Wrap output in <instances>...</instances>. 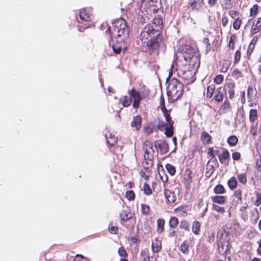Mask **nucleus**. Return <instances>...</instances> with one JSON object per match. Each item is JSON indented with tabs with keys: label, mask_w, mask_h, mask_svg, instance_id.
<instances>
[{
	"label": "nucleus",
	"mask_w": 261,
	"mask_h": 261,
	"mask_svg": "<svg viewBox=\"0 0 261 261\" xmlns=\"http://www.w3.org/2000/svg\"><path fill=\"white\" fill-rule=\"evenodd\" d=\"M106 32L110 34L111 40L113 38H118L121 41L124 42L129 36V30L126 21L121 18L116 19L113 22L112 32L110 26L108 27Z\"/></svg>",
	"instance_id": "nucleus-1"
},
{
	"label": "nucleus",
	"mask_w": 261,
	"mask_h": 261,
	"mask_svg": "<svg viewBox=\"0 0 261 261\" xmlns=\"http://www.w3.org/2000/svg\"><path fill=\"white\" fill-rule=\"evenodd\" d=\"M185 61L193 67H198L200 64V57L198 50L189 44H182L178 48Z\"/></svg>",
	"instance_id": "nucleus-2"
},
{
	"label": "nucleus",
	"mask_w": 261,
	"mask_h": 261,
	"mask_svg": "<svg viewBox=\"0 0 261 261\" xmlns=\"http://www.w3.org/2000/svg\"><path fill=\"white\" fill-rule=\"evenodd\" d=\"M184 86L183 84L176 79H172L169 83L167 89L168 99L171 102H174L180 98L183 95Z\"/></svg>",
	"instance_id": "nucleus-3"
},
{
	"label": "nucleus",
	"mask_w": 261,
	"mask_h": 261,
	"mask_svg": "<svg viewBox=\"0 0 261 261\" xmlns=\"http://www.w3.org/2000/svg\"><path fill=\"white\" fill-rule=\"evenodd\" d=\"M143 149L144 151V154L142 166L147 170L152 168L153 165L154 151L152 142L149 140L145 141L143 144Z\"/></svg>",
	"instance_id": "nucleus-4"
},
{
	"label": "nucleus",
	"mask_w": 261,
	"mask_h": 261,
	"mask_svg": "<svg viewBox=\"0 0 261 261\" xmlns=\"http://www.w3.org/2000/svg\"><path fill=\"white\" fill-rule=\"evenodd\" d=\"M181 61L176 58V65L177 67L178 74L184 80L186 84H189L193 83L195 80L194 72L193 70L186 69V67H183L181 64Z\"/></svg>",
	"instance_id": "nucleus-5"
},
{
	"label": "nucleus",
	"mask_w": 261,
	"mask_h": 261,
	"mask_svg": "<svg viewBox=\"0 0 261 261\" xmlns=\"http://www.w3.org/2000/svg\"><path fill=\"white\" fill-rule=\"evenodd\" d=\"M144 87L145 88V86H144ZM127 93L129 98H131V101H133L132 105L133 108L137 109L140 107V102L142 98H145L149 95L150 90L147 88H144L141 96L140 93L134 87H133L128 91Z\"/></svg>",
	"instance_id": "nucleus-6"
},
{
	"label": "nucleus",
	"mask_w": 261,
	"mask_h": 261,
	"mask_svg": "<svg viewBox=\"0 0 261 261\" xmlns=\"http://www.w3.org/2000/svg\"><path fill=\"white\" fill-rule=\"evenodd\" d=\"M159 35L160 33L157 32L156 29H154L152 24H148L143 28L140 35V39L143 43H145L148 39Z\"/></svg>",
	"instance_id": "nucleus-7"
},
{
	"label": "nucleus",
	"mask_w": 261,
	"mask_h": 261,
	"mask_svg": "<svg viewBox=\"0 0 261 261\" xmlns=\"http://www.w3.org/2000/svg\"><path fill=\"white\" fill-rule=\"evenodd\" d=\"M159 36L148 39L145 43L146 44V47L150 55L158 49L160 46V43L158 41Z\"/></svg>",
	"instance_id": "nucleus-8"
},
{
	"label": "nucleus",
	"mask_w": 261,
	"mask_h": 261,
	"mask_svg": "<svg viewBox=\"0 0 261 261\" xmlns=\"http://www.w3.org/2000/svg\"><path fill=\"white\" fill-rule=\"evenodd\" d=\"M204 5V0H189L187 7L192 11H199Z\"/></svg>",
	"instance_id": "nucleus-9"
},
{
	"label": "nucleus",
	"mask_w": 261,
	"mask_h": 261,
	"mask_svg": "<svg viewBox=\"0 0 261 261\" xmlns=\"http://www.w3.org/2000/svg\"><path fill=\"white\" fill-rule=\"evenodd\" d=\"M80 20L78 21L80 23L84 22H89L91 21L92 17V14L90 10L87 9H81L80 12Z\"/></svg>",
	"instance_id": "nucleus-10"
},
{
	"label": "nucleus",
	"mask_w": 261,
	"mask_h": 261,
	"mask_svg": "<svg viewBox=\"0 0 261 261\" xmlns=\"http://www.w3.org/2000/svg\"><path fill=\"white\" fill-rule=\"evenodd\" d=\"M193 172L190 168L185 170L183 175V183L186 188H190L193 180Z\"/></svg>",
	"instance_id": "nucleus-11"
},
{
	"label": "nucleus",
	"mask_w": 261,
	"mask_h": 261,
	"mask_svg": "<svg viewBox=\"0 0 261 261\" xmlns=\"http://www.w3.org/2000/svg\"><path fill=\"white\" fill-rule=\"evenodd\" d=\"M261 32V17L254 20L250 29V34L253 35Z\"/></svg>",
	"instance_id": "nucleus-12"
},
{
	"label": "nucleus",
	"mask_w": 261,
	"mask_h": 261,
	"mask_svg": "<svg viewBox=\"0 0 261 261\" xmlns=\"http://www.w3.org/2000/svg\"><path fill=\"white\" fill-rule=\"evenodd\" d=\"M164 194L168 204H172L175 202L176 200V196L173 191L165 189Z\"/></svg>",
	"instance_id": "nucleus-13"
},
{
	"label": "nucleus",
	"mask_w": 261,
	"mask_h": 261,
	"mask_svg": "<svg viewBox=\"0 0 261 261\" xmlns=\"http://www.w3.org/2000/svg\"><path fill=\"white\" fill-rule=\"evenodd\" d=\"M165 127V134L167 137H171L173 135V124L165 125L164 124H159L158 125V128L162 130Z\"/></svg>",
	"instance_id": "nucleus-14"
},
{
	"label": "nucleus",
	"mask_w": 261,
	"mask_h": 261,
	"mask_svg": "<svg viewBox=\"0 0 261 261\" xmlns=\"http://www.w3.org/2000/svg\"><path fill=\"white\" fill-rule=\"evenodd\" d=\"M236 85L234 83H227L224 86V88L227 90L228 97L232 99L234 97Z\"/></svg>",
	"instance_id": "nucleus-15"
},
{
	"label": "nucleus",
	"mask_w": 261,
	"mask_h": 261,
	"mask_svg": "<svg viewBox=\"0 0 261 261\" xmlns=\"http://www.w3.org/2000/svg\"><path fill=\"white\" fill-rule=\"evenodd\" d=\"M162 249V245L161 241L159 238H155L152 242L151 250L153 253H158L161 251Z\"/></svg>",
	"instance_id": "nucleus-16"
},
{
	"label": "nucleus",
	"mask_w": 261,
	"mask_h": 261,
	"mask_svg": "<svg viewBox=\"0 0 261 261\" xmlns=\"http://www.w3.org/2000/svg\"><path fill=\"white\" fill-rule=\"evenodd\" d=\"M142 125V117L138 115L133 118L131 122V126L135 128L136 130H139Z\"/></svg>",
	"instance_id": "nucleus-17"
},
{
	"label": "nucleus",
	"mask_w": 261,
	"mask_h": 261,
	"mask_svg": "<svg viewBox=\"0 0 261 261\" xmlns=\"http://www.w3.org/2000/svg\"><path fill=\"white\" fill-rule=\"evenodd\" d=\"M134 215V213L129 210H123L120 214V219L123 221H127L131 219Z\"/></svg>",
	"instance_id": "nucleus-18"
},
{
	"label": "nucleus",
	"mask_w": 261,
	"mask_h": 261,
	"mask_svg": "<svg viewBox=\"0 0 261 261\" xmlns=\"http://www.w3.org/2000/svg\"><path fill=\"white\" fill-rule=\"evenodd\" d=\"M227 197L226 196L222 195H214L211 196L212 201L214 203H217L219 204H224L226 202Z\"/></svg>",
	"instance_id": "nucleus-19"
},
{
	"label": "nucleus",
	"mask_w": 261,
	"mask_h": 261,
	"mask_svg": "<svg viewBox=\"0 0 261 261\" xmlns=\"http://www.w3.org/2000/svg\"><path fill=\"white\" fill-rule=\"evenodd\" d=\"M258 111L256 109H251L249 112V121L250 122H257L258 119Z\"/></svg>",
	"instance_id": "nucleus-20"
},
{
	"label": "nucleus",
	"mask_w": 261,
	"mask_h": 261,
	"mask_svg": "<svg viewBox=\"0 0 261 261\" xmlns=\"http://www.w3.org/2000/svg\"><path fill=\"white\" fill-rule=\"evenodd\" d=\"M219 162L221 164H225L226 161L230 160V153L227 149L223 148V151L221 154L218 155Z\"/></svg>",
	"instance_id": "nucleus-21"
},
{
	"label": "nucleus",
	"mask_w": 261,
	"mask_h": 261,
	"mask_svg": "<svg viewBox=\"0 0 261 261\" xmlns=\"http://www.w3.org/2000/svg\"><path fill=\"white\" fill-rule=\"evenodd\" d=\"M152 23L155 25L154 29L157 30V32L160 33L163 28V21L161 17L159 16L155 17L152 20Z\"/></svg>",
	"instance_id": "nucleus-22"
},
{
	"label": "nucleus",
	"mask_w": 261,
	"mask_h": 261,
	"mask_svg": "<svg viewBox=\"0 0 261 261\" xmlns=\"http://www.w3.org/2000/svg\"><path fill=\"white\" fill-rule=\"evenodd\" d=\"M200 140L204 145L209 144L212 142V137L206 131H203L201 133Z\"/></svg>",
	"instance_id": "nucleus-23"
},
{
	"label": "nucleus",
	"mask_w": 261,
	"mask_h": 261,
	"mask_svg": "<svg viewBox=\"0 0 261 261\" xmlns=\"http://www.w3.org/2000/svg\"><path fill=\"white\" fill-rule=\"evenodd\" d=\"M257 90L252 86H249L247 89V97L249 100H252L256 98Z\"/></svg>",
	"instance_id": "nucleus-24"
},
{
	"label": "nucleus",
	"mask_w": 261,
	"mask_h": 261,
	"mask_svg": "<svg viewBox=\"0 0 261 261\" xmlns=\"http://www.w3.org/2000/svg\"><path fill=\"white\" fill-rule=\"evenodd\" d=\"M156 232L161 234L165 230V221L163 218H159L156 221Z\"/></svg>",
	"instance_id": "nucleus-25"
},
{
	"label": "nucleus",
	"mask_w": 261,
	"mask_h": 261,
	"mask_svg": "<svg viewBox=\"0 0 261 261\" xmlns=\"http://www.w3.org/2000/svg\"><path fill=\"white\" fill-rule=\"evenodd\" d=\"M171 110H166L162 111L163 116L165 117L166 123L164 124L165 125L168 124H174V121L172 119V117L170 116V112Z\"/></svg>",
	"instance_id": "nucleus-26"
},
{
	"label": "nucleus",
	"mask_w": 261,
	"mask_h": 261,
	"mask_svg": "<svg viewBox=\"0 0 261 261\" xmlns=\"http://www.w3.org/2000/svg\"><path fill=\"white\" fill-rule=\"evenodd\" d=\"M158 148L163 153H166L169 151V146L168 144L165 141H162L155 144Z\"/></svg>",
	"instance_id": "nucleus-27"
},
{
	"label": "nucleus",
	"mask_w": 261,
	"mask_h": 261,
	"mask_svg": "<svg viewBox=\"0 0 261 261\" xmlns=\"http://www.w3.org/2000/svg\"><path fill=\"white\" fill-rule=\"evenodd\" d=\"M201 223L197 220L192 223V231L195 235H199L201 231Z\"/></svg>",
	"instance_id": "nucleus-28"
},
{
	"label": "nucleus",
	"mask_w": 261,
	"mask_h": 261,
	"mask_svg": "<svg viewBox=\"0 0 261 261\" xmlns=\"http://www.w3.org/2000/svg\"><path fill=\"white\" fill-rule=\"evenodd\" d=\"M106 138L107 140V144L110 146H114L117 142V138L114 135L110 134L109 136L106 135Z\"/></svg>",
	"instance_id": "nucleus-29"
},
{
	"label": "nucleus",
	"mask_w": 261,
	"mask_h": 261,
	"mask_svg": "<svg viewBox=\"0 0 261 261\" xmlns=\"http://www.w3.org/2000/svg\"><path fill=\"white\" fill-rule=\"evenodd\" d=\"M227 185L231 190L236 189L238 186V182L234 176L230 177L227 181Z\"/></svg>",
	"instance_id": "nucleus-30"
},
{
	"label": "nucleus",
	"mask_w": 261,
	"mask_h": 261,
	"mask_svg": "<svg viewBox=\"0 0 261 261\" xmlns=\"http://www.w3.org/2000/svg\"><path fill=\"white\" fill-rule=\"evenodd\" d=\"M231 65V62L229 60H223L221 64L220 71L221 72H226Z\"/></svg>",
	"instance_id": "nucleus-31"
},
{
	"label": "nucleus",
	"mask_w": 261,
	"mask_h": 261,
	"mask_svg": "<svg viewBox=\"0 0 261 261\" xmlns=\"http://www.w3.org/2000/svg\"><path fill=\"white\" fill-rule=\"evenodd\" d=\"M174 212L178 216H186L187 215V206H179L174 209Z\"/></svg>",
	"instance_id": "nucleus-32"
},
{
	"label": "nucleus",
	"mask_w": 261,
	"mask_h": 261,
	"mask_svg": "<svg viewBox=\"0 0 261 261\" xmlns=\"http://www.w3.org/2000/svg\"><path fill=\"white\" fill-rule=\"evenodd\" d=\"M250 125L249 127V133L253 136H257L258 134V123L257 122H250Z\"/></svg>",
	"instance_id": "nucleus-33"
},
{
	"label": "nucleus",
	"mask_w": 261,
	"mask_h": 261,
	"mask_svg": "<svg viewBox=\"0 0 261 261\" xmlns=\"http://www.w3.org/2000/svg\"><path fill=\"white\" fill-rule=\"evenodd\" d=\"M248 205L247 203H245L242 206L240 207L239 211L241 213V217L244 220H246L248 218V213L247 210Z\"/></svg>",
	"instance_id": "nucleus-34"
},
{
	"label": "nucleus",
	"mask_w": 261,
	"mask_h": 261,
	"mask_svg": "<svg viewBox=\"0 0 261 261\" xmlns=\"http://www.w3.org/2000/svg\"><path fill=\"white\" fill-rule=\"evenodd\" d=\"M224 98V94L222 92L221 88H219L217 89L216 94L214 96V99L216 101L220 102H222Z\"/></svg>",
	"instance_id": "nucleus-35"
},
{
	"label": "nucleus",
	"mask_w": 261,
	"mask_h": 261,
	"mask_svg": "<svg viewBox=\"0 0 261 261\" xmlns=\"http://www.w3.org/2000/svg\"><path fill=\"white\" fill-rule=\"evenodd\" d=\"M119 101L124 107H129L132 102L131 98L126 95L121 97L119 99Z\"/></svg>",
	"instance_id": "nucleus-36"
},
{
	"label": "nucleus",
	"mask_w": 261,
	"mask_h": 261,
	"mask_svg": "<svg viewBox=\"0 0 261 261\" xmlns=\"http://www.w3.org/2000/svg\"><path fill=\"white\" fill-rule=\"evenodd\" d=\"M214 192L217 195L223 194L226 193V189L222 185L218 184L214 187Z\"/></svg>",
	"instance_id": "nucleus-37"
},
{
	"label": "nucleus",
	"mask_w": 261,
	"mask_h": 261,
	"mask_svg": "<svg viewBox=\"0 0 261 261\" xmlns=\"http://www.w3.org/2000/svg\"><path fill=\"white\" fill-rule=\"evenodd\" d=\"M179 223L178 219L175 216H171L169 220V226L170 228H176Z\"/></svg>",
	"instance_id": "nucleus-38"
},
{
	"label": "nucleus",
	"mask_w": 261,
	"mask_h": 261,
	"mask_svg": "<svg viewBox=\"0 0 261 261\" xmlns=\"http://www.w3.org/2000/svg\"><path fill=\"white\" fill-rule=\"evenodd\" d=\"M239 142L238 137L234 135L229 136L227 140V142L230 146H235Z\"/></svg>",
	"instance_id": "nucleus-39"
},
{
	"label": "nucleus",
	"mask_w": 261,
	"mask_h": 261,
	"mask_svg": "<svg viewBox=\"0 0 261 261\" xmlns=\"http://www.w3.org/2000/svg\"><path fill=\"white\" fill-rule=\"evenodd\" d=\"M237 178L240 183L242 185H246L247 182V175L246 172L238 173Z\"/></svg>",
	"instance_id": "nucleus-40"
},
{
	"label": "nucleus",
	"mask_w": 261,
	"mask_h": 261,
	"mask_svg": "<svg viewBox=\"0 0 261 261\" xmlns=\"http://www.w3.org/2000/svg\"><path fill=\"white\" fill-rule=\"evenodd\" d=\"M237 40L236 35L232 34L230 36L228 46L231 50H234L235 48V43Z\"/></svg>",
	"instance_id": "nucleus-41"
},
{
	"label": "nucleus",
	"mask_w": 261,
	"mask_h": 261,
	"mask_svg": "<svg viewBox=\"0 0 261 261\" xmlns=\"http://www.w3.org/2000/svg\"><path fill=\"white\" fill-rule=\"evenodd\" d=\"M216 86L214 84L208 85L207 87L206 97L211 98L213 97L214 92L215 90Z\"/></svg>",
	"instance_id": "nucleus-42"
},
{
	"label": "nucleus",
	"mask_w": 261,
	"mask_h": 261,
	"mask_svg": "<svg viewBox=\"0 0 261 261\" xmlns=\"http://www.w3.org/2000/svg\"><path fill=\"white\" fill-rule=\"evenodd\" d=\"M179 250L182 253L185 254H188L189 252V245L187 243L186 241H184L180 244Z\"/></svg>",
	"instance_id": "nucleus-43"
},
{
	"label": "nucleus",
	"mask_w": 261,
	"mask_h": 261,
	"mask_svg": "<svg viewBox=\"0 0 261 261\" xmlns=\"http://www.w3.org/2000/svg\"><path fill=\"white\" fill-rule=\"evenodd\" d=\"M243 20L240 17H237L232 23L233 28L236 30H239L242 24Z\"/></svg>",
	"instance_id": "nucleus-44"
},
{
	"label": "nucleus",
	"mask_w": 261,
	"mask_h": 261,
	"mask_svg": "<svg viewBox=\"0 0 261 261\" xmlns=\"http://www.w3.org/2000/svg\"><path fill=\"white\" fill-rule=\"evenodd\" d=\"M259 6L257 4H254L250 9L249 16L250 17H255L258 13Z\"/></svg>",
	"instance_id": "nucleus-45"
},
{
	"label": "nucleus",
	"mask_w": 261,
	"mask_h": 261,
	"mask_svg": "<svg viewBox=\"0 0 261 261\" xmlns=\"http://www.w3.org/2000/svg\"><path fill=\"white\" fill-rule=\"evenodd\" d=\"M241 58V49L240 48L239 49H237L235 52L234 56V60L233 62V64L234 65L238 64L240 61Z\"/></svg>",
	"instance_id": "nucleus-46"
},
{
	"label": "nucleus",
	"mask_w": 261,
	"mask_h": 261,
	"mask_svg": "<svg viewBox=\"0 0 261 261\" xmlns=\"http://www.w3.org/2000/svg\"><path fill=\"white\" fill-rule=\"evenodd\" d=\"M231 74H232V76L237 80H238L241 77H242L243 76V75L242 73V72H241V71L238 68H235L233 70Z\"/></svg>",
	"instance_id": "nucleus-47"
},
{
	"label": "nucleus",
	"mask_w": 261,
	"mask_h": 261,
	"mask_svg": "<svg viewBox=\"0 0 261 261\" xmlns=\"http://www.w3.org/2000/svg\"><path fill=\"white\" fill-rule=\"evenodd\" d=\"M166 168L171 175H174L176 173V169L174 166L170 164L166 165Z\"/></svg>",
	"instance_id": "nucleus-48"
},
{
	"label": "nucleus",
	"mask_w": 261,
	"mask_h": 261,
	"mask_svg": "<svg viewBox=\"0 0 261 261\" xmlns=\"http://www.w3.org/2000/svg\"><path fill=\"white\" fill-rule=\"evenodd\" d=\"M190 225L187 220H184L180 221L179 228L186 231H189Z\"/></svg>",
	"instance_id": "nucleus-49"
},
{
	"label": "nucleus",
	"mask_w": 261,
	"mask_h": 261,
	"mask_svg": "<svg viewBox=\"0 0 261 261\" xmlns=\"http://www.w3.org/2000/svg\"><path fill=\"white\" fill-rule=\"evenodd\" d=\"M125 197L129 201H133L135 198V193L133 190L127 191L125 193Z\"/></svg>",
	"instance_id": "nucleus-50"
},
{
	"label": "nucleus",
	"mask_w": 261,
	"mask_h": 261,
	"mask_svg": "<svg viewBox=\"0 0 261 261\" xmlns=\"http://www.w3.org/2000/svg\"><path fill=\"white\" fill-rule=\"evenodd\" d=\"M212 208L214 211H216L221 214H223L225 212V210L224 207L219 206L215 203H213L212 204Z\"/></svg>",
	"instance_id": "nucleus-51"
},
{
	"label": "nucleus",
	"mask_w": 261,
	"mask_h": 261,
	"mask_svg": "<svg viewBox=\"0 0 261 261\" xmlns=\"http://www.w3.org/2000/svg\"><path fill=\"white\" fill-rule=\"evenodd\" d=\"M150 207L145 204H141V212L143 215H148L150 214Z\"/></svg>",
	"instance_id": "nucleus-52"
},
{
	"label": "nucleus",
	"mask_w": 261,
	"mask_h": 261,
	"mask_svg": "<svg viewBox=\"0 0 261 261\" xmlns=\"http://www.w3.org/2000/svg\"><path fill=\"white\" fill-rule=\"evenodd\" d=\"M233 196L238 201L242 202V190L241 189H237L233 192Z\"/></svg>",
	"instance_id": "nucleus-53"
},
{
	"label": "nucleus",
	"mask_w": 261,
	"mask_h": 261,
	"mask_svg": "<svg viewBox=\"0 0 261 261\" xmlns=\"http://www.w3.org/2000/svg\"><path fill=\"white\" fill-rule=\"evenodd\" d=\"M118 253L121 258L128 257V253L123 247H120L118 248Z\"/></svg>",
	"instance_id": "nucleus-54"
},
{
	"label": "nucleus",
	"mask_w": 261,
	"mask_h": 261,
	"mask_svg": "<svg viewBox=\"0 0 261 261\" xmlns=\"http://www.w3.org/2000/svg\"><path fill=\"white\" fill-rule=\"evenodd\" d=\"M255 47L251 46V45H248L247 51H246V57L248 60H250L251 58V56L254 50Z\"/></svg>",
	"instance_id": "nucleus-55"
},
{
	"label": "nucleus",
	"mask_w": 261,
	"mask_h": 261,
	"mask_svg": "<svg viewBox=\"0 0 261 261\" xmlns=\"http://www.w3.org/2000/svg\"><path fill=\"white\" fill-rule=\"evenodd\" d=\"M223 81L224 76L222 74L217 75L214 79V82L217 85H220L222 84Z\"/></svg>",
	"instance_id": "nucleus-56"
},
{
	"label": "nucleus",
	"mask_w": 261,
	"mask_h": 261,
	"mask_svg": "<svg viewBox=\"0 0 261 261\" xmlns=\"http://www.w3.org/2000/svg\"><path fill=\"white\" fill-rule=\"evenodd\" d=\"M231 109V105L228 99H226L224 101L223 104L222 105L221 110H222L224 111H225L226 110H229Z\"/></svg>",
	"instance_id": "nucleus-57"
},
{
	"label": "nucleus",
	"mask_w": 261,
	"mask_h": 261,
	"mask_svg": "<svg viewBox=\"0 0 261 261\" xmlns=\"http://www.w3.org/2000/svg\"><path fill=\"white\" fill-rule=\"evenodd\" d=\"M108 229L111 233L117 234L118 231V228L117 226L114 225L113 223L109 225Z\"/></svg>",
	"instance_id": "nucleus-58"
},
{
	"label": "nucleus",
	"mask_w": 261,
	"mask_h": 261,
	"mask_svg": "<svg viewBox=\"0 0 261 261\" xmlns=\"http://www.w3.org/2000/svg\"><path fill=\"white\" fill-rule=\"evenodd\" d=\"M160 106L161 111L167 110L165 107V99L163 94L161 95L160 97Z\"/></svg>",
	"instance_id": "nucleus-59"
},
{
	"label": "nucleus",
	"mask_w": 261,
	"mask_h": 261,
	"mask_svg": "<svg viewBox=\"0 0 261 261\" xmlns=\"http://www.w3.org/2000/svg\"><path fill=\"white\" fill-rule=\"evenodd\" d=\"M256 200L253 202V204L256 206H258L261 204V193L257 192L255 194Z\"/></svg>",
	"instance_id": "nucleus-60"
},
{
	"label": "nucleus",
	"mask_w": 261,
	"mask_h": 261,
	"mask_svg": "<svg viewBox=\"0 0 261 261\" xmlns=\"http://www.w3.org/2000/svg\"><path fill=\"white\" fill-rule=\"evenodd\" d=\"M143 190L146 195H149L152 193V190L149 185L146 183H145L143 185Z\"/></svg>",
	"instance_id": "nucleus-61"
},
{
	"label": "nucleus",
	"mask_w": 261,
	"mask_h": 261,
	"mask_svg": "<svg viewBox=\"0 0 261 261\" xmlns=\"http://www.w3.org/2000/svg\"><path fill=\"white\" fill-rule=\"evenodd\" d=\"M141 256L143 257V261H152L151 259L152 257H150L145 252V251L142 250L141 252Z\"/></svg>",
	"instance_id": "nucleus-62"
},
{
	"label": "nucleus",
	"mask_w": 261,
	"mask_h": 261,
	"mask_svg": "<svg viewBox=\"0 0 261 261\" xmlns=\"http://www.w3.org/2000/svg\"><path fill=\"white\" fill-rule=\"evenodd\" d=\"M228 14L231 18L235 19L237 17H239L240 13L236 10H230L228 12Z\"/></svg>",
	"instance_id": "nucleus-63"
},
{
	"label": "nucleus",
	"mask_w": 261,
	"mask_h": 261,
	"mask_svg": "<svg viewBox=\"0 0 261 261\" xmlns=\"http://www.w3.org/2000/svg\"><path fill=\"white\" fill-rule=\"evenodd\" d=\"M73 261H88V260L82 255H76Z\"/></svg>",
	"instance_id": "nucleus-64"
}]
</instances>
